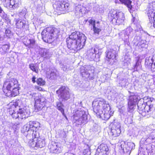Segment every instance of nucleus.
<instances>
[{"instance_id":"obj_1","label":"nucleus","mask_w":155,"mask_h":155,"mask_svg":"<svg viewBox=\"0 0 155 155\" xmlns=\"http://www.w3.org/2000/svg\"><path fill=\"white\" fill-rule=\"evenodd\" d=\"M8 110L12 117L15 119H22L27 118L30 114V112L26 107L21 108L22 102L20 100L13 101L9 104Z\"/></svg>"},{"instance_id":"obj_2","label":"nucleus","mask_w":155,"mask_h":155,"mask_svg":"<svg viewBox=\"0 0 155 155\" xmlns=\"http://www.w3.org/2000/svg\"><path fill=\"white\" fill-rule=\"evenodd\" d=\"M86 37L82 33L75 31L72 33L67 38L68 47L70 49L77 51L85 45Z\"/></svg>"},{"instance_id":"obj_3","label":"nucleus","mask_w":155,"mask_h":155,"mask_svg":"<svg viewBox=\"0 0 155 155\" xmlns=\"http://www.w3.org/2000/svg\"><path fill=\"white\" fill-rule=\"evenodd\" d=\"M137 107L139 113L143 117L149 118L152 111L155 110V100L145 97L139 100Z\"/></svg>"},{"instance_id":"obj_4","label":"nucleus","mask_w":155,"mask_h":155,"mask_svg":"<svg viewBox=\"0 0 155 155\" xmlns=\"http://www.w3.org/2000/svg\"><path fill=\"white\" fill-rule=\"evenodd\" d=\"M140 152L144 155L155 153V130L142 138L140 141Z\"/></svg>"},{"instance_id":"obj_5","label":"nucleus","mask_w":155,"mask_h":155,"mask_svg":"<svg viewBox=\"0 0 155 155\" xmlns=\"http://www.w3.org/2000/svg\"><path fill=\"white\" fill-rule=\"evenodd\" d=\"M20 89L17 80L15 78H11L7 79L4 82L2 89L5 95L12 97L19 94Z\"/></svg>"},{"instance_id":"obj_6","label":"nucleus","mask_w":155,"mask_h":155,"mask_svg":"<svg viewBox=\"0 0 155 155\" xmlns=\"http://www.w3.org/2000/svg\"><path fill=\"white\" fill-rule=\"evenodd\" d=\"M60 32V30L55 28H47L42 32V39L45 42L51 43L57 39Z\"/></svg>"},{"instance_id":"obj_7","label":"nucleus","mask_w":155,"mask_h":155,"mask_svg":"<svg viewBox=\"0 0 155 155\" xmlns=\"http://www.w3.org/2000/svg\"><path fill=\"white\" fill-rule=\"evenodd\" d=\"M40 125L38 122L31 121L29 124L23 126L22 131L28 139L31 138V136L33 135L38 136L39 134L36 130L38 128L40 127Z\"/></svg>"},{"instance_id":"obj_8","label":"nucleus","mask_w":155,"mask_h":155,"mask_svg":"<svg viewBox=\"0 0 155 155\" xmlns=\"http://www.w3.org/2000/svg\"><path fill=\"white\" fill-rule=\"evenodd\" d=\"M94 111L97 114L100 109L101 106L102 107V113L101 114L100 117L102 119L106 120L107 116V104L105 100L102 98H98L95 100L92 103Z\"/></svg>"},{"instance_id":"obj_9","label":"nucleus","mask_w":155,"mask_h":155,"mask_svg":"<svg viewBox=\"0 0 155 155\" xmlns=\"http://www.w3.org/2000/svg\"><path fill=\"white\" fill-rule=\"evenodd\" d=\"M108 18L113 24L119 25L124 22L125 16L122 12H118L112 9L108 14Z\"/></svg>"},{"instance_id":"obj_10","label":"nucleus","mask_w":155,"mask_h":155,"mask_svg":"<svg viewBox=\"0 0 155 155\" xmlns=\"http://www.w3.org/2000/svg\"><path fill=\"white\" fill-rule=\"evenodd\" d=\"M53 7L58 15L68 12L71 8L70 4L68 2L59 1H56L53 4Z\"/></svg>"},{"instance_id":"obj_11","label":"nucleus","mask_w":155,"mask_h":155,"mask_svg":"<svg viewBox=\"0 0 155 155\" xmlns=\"http://www.w3.org/2000/svg\"><path fill=\"white\" fill-rule=\"evenodd\" d=\"M73 118L80 123H87L88 121V113L83 108L76 110L74 112Z\"/></svg>"},{"instance_id":"obj_12","label":"nucleus","mask_w":155,"mask_h":155,"mask_svg":"<svg viewBox=\"0 0 155 155\" xmlns=\"http://www.w3.org/2000/svg\"><path fill=\"white\" fill-rule=\"evenodd\" d=\"M31 139H30L28 142L29 146L37 149L38 148H41L45 146L46 143L44 138L39 137V134L38 136H31Z\"/></svg>"},{"instance_id":"obj_13","label":"nucleus","mask_w":155,"mask_h":155,"mask_svg":"<svg viewBox=\"0 0 155 155\" xmlns=\"http://www.w3.org/2000/svg\"><path fill=\"white\" fill-rule=\"evenodd\" d=\"M119 149L123 153V155H130L131 150L134 148L135 145L133 143L128 142L127 144L124 141H121L118 144Z\"/></svg>"},{"instance_id":"obj_14","label":"nucleus","mask_w":155,"mask_h":155,"mask_svg":"<svg viewBox=\"0 0 155 155\" xmlns=\"http://www.w3.org/2000/svg\"><path fill=\"white\" fill-rule=\"evenodd\" d=\"M30 95L32 97H35V108L40 110L45 106L46 99L44 97L41 96L39 97L38 94L34 93H31Z\"/></svg>"},{"instance_id":"obj_15","label":"nucleus","mask_w":155,"mask_h":155,"mask_svg":"<svg viewBox=\"0 0 155 155\" xmlns=\"http://www.w3.org/2000/svg\"><path fill=\"white\" fill-rule=\"evenodd\" d=\"M69 88L65 86H62L56 91L60 99L62 101L67 100L70 98Z\"/></svg>"},{"instance_id":"obj_16","label":"nucleus","mask_w":155,"mask_h":155,"mask_svg":"<svg viewBox=\"0 0 155 155\" xmlns=\"http://www.w3.org/2000/svg\"><path fill=\"white\" fill-rule=\"evenodd\" d=\"M100 50L97 48H92L87 50V58L91 60H94L95 61H99L100 55L101 52L99 51Z\"/></svg>"},{"instance_id":"obj_17","label":"nucleus","mask_w":155,"mask_h":155,"mask_svg":"<svg viewBox=\"0 0 155 155\" xmlns=\"http://www.w3.org/2000/svg\"><path fill=\"white\" fill-rule=\"evenodd\" d=\"M109 128L110 129L109 135L114 137L119 136L121 133L120 125V123L114 121L109 125Z\"/></svg>"},{"instance_id":"obj_18","label":"nucleus","mask_w":155,"mask_h":155,"mask_svg":"<svg viewBox=\"0 0 155 155\" xmlns=\"http://www.w3.org/2000/svg\"><path fill=\"white\" fill-rule=\"evenodd\" d=\"M91 67L89 65L82 66L81 68L80 73L82 76L89 79L94 78V72H92L90 69Z\"/></svg>"},{"instance_id":"obj_19","label":"nucleus","mask_w":155,"mask_h":155,"mask_svg":"<svg viewBox=\"0 0 155 155\" xmlns=\"http://www.w3.org/2000/svg\"><path fill=\"white\" fill-rule=\"evenodd\" d=\"M139 97L137 95H130L129 97L128 101V111L132 112L135 109L136 104L139 99Z\"/></svg>"},{"instance_id":"obj_20","label":"nucleus","mask_w":155,"mask_h":155,"mask_svg":"<svg viewBox=\"0 0 155 155\" xmlns=\"http://www.w3.org/2000/svg\"><path fill=\"white\" fill-rule=\"evenodd\" d=\"M137 29H135L134 31L131 27H127L124 31V36H125V35L127 36L129 38H132L135 35H136V36L137 35H138L139 33L140 32L141 30V28L139 25H137Z\"/></svg>"},{"instance_id":"obj_21","label":"nucleus","mask_w":155,"mask_h":155,"mask_svg":"<svg viewBox=\"0 0 155 155\" xmlns=\"http://www.w3.org/2000/svg\"><path fill=\"white\" fill-rule=\"evenodd\" d=\"M4 7L8 8H18L20 2L19 0H2Z\"/></svg>"},{"instance_id":"obj_22","label":"nucleus","mask_w":155,"mask_h":155,"mask_svg":"<svg viewBox=\"0 0 155 155\" xmlns=\"http://www.w3.org/2000/svg\"><path fill=\"white\" fill-rule=\"evenodd\" d=\"M145 65L146 68L150 70L152 72H155V57H147L145 59Z\"/></svg>"},{"instance_id":"obj_23","label":"nucleus","mask_w":155,"mask_h":155,"mask_svg":"<svg viewBox=\"0 0 155 155\" xmlns=\"http://www.w3.org/2000/svg\"><path fill=\"white\" fill-rule=\"evenodd\" d=\"M48 148L51 153H58L61 152V147L58 145L57 143L52 142L48 146Z\"/></svg>"},{"instance_id":"obj_24","label":"nucleus","mask_w":155,"mask_h":155,"mask_svg":"<svg viewBox=\"0 0 155 155\" xmlns=\"http://www.w3.org/2000/svg\"><path fill=\"white\" fill-rule=\"evenodd\" d=\"M115 51L113 49L107 52V58L108 61L111 64H113L115 62L116 59Z\"/></svg>"},{"instance_id":"obj_25","label":"nucleus","mask_w":155,"mask_h":155,"mask_svg":"<svg viewBox=\"0 0 155 155\" xmlns=\"http://www.w3.org/2000/svg\"><path fill=\"white\" fill-rule=\"evenodd\" d=\"M88 22L89 25L93 26L94 33L98 34L101 31L100 27L99 26V22H98L96 23L95 21L91 19L89 20Z\"/></svg>"},{"instance_id":"obj_26","label":"nucleus","mask_w":155,"mask_h":155,"mask_svg":"<svg viewBox=\"0 0 155 155\" xmlns=\"http://www.w3.org/2000/svg\"><path fill=\"white\" fill-rule=\"evenodd\" d=\"M146 10L148 16H150V13L152 15H153L154 12L155 11V1H153L149 3Z\"/></svg>"},{"instance_id":"obj_27","label":"nucleus","mask_w":155,"mask_h":155,"mask_svg":"<svg viewBox=\"0 0 155 155\" xmlns=\"http://www.w3.org/2000/svg\"><path fill=\"white\" fill-rule=\"evenodd\" d=\"M16 25L18 28L26 29L28 27V25L26 24V21L24 20L16 19Z\"/></svg>"},{"instance_id":"obj_28","label":"nucleus","mask_w":155,"mask_h":155,"mask_svg":"<svg viewBox=\"0 0 155 155\" xmlns=\"http://www.w3.org/2000/svg\"><path fill=\"white\" fill-rule=\"evenodd\" d=\"M75 9L76 11L75 13H79V14H81V15L86 13L87 11L85 7L81 5H78L76 6ZM79 15H81L80 14Z\"/></svg>"},{"instance_id":"obj_29","label":"nucleus","mask_w":155,"mask_h":155,"mask_svg":"<svg viewBox=\"0 0 155 155\" xmlns=\"http://www.w3.org/2000/svg\"><path fill=\"white\" fill-rule=\"evenodd\" d=\"M23 43L28 48H35V41L33 39H27L26 41L24 40Z\"/></svg>"},{"instance_id":"obj_30","label":"nucleus","mask_w":155,"mask_h":155,"mask_svg":"<svg viewBox=\"0 0 155 155\" xmlns=\"http://www.w3.org/2000/svg\"><path fill=\"white\" fill-rule=\"evenodd\" d=\"M120 2L122 4H123L128 8L129 10L132 11L134 10V8L132 7L131 5L132 1L130 0H120Z\"/></svg>"},{"instance_id":"obj_31","label":"nucleus","mask_w":155,"mask_h":155,"mask_svg":"<svg viewBox=\"0 0 155 155\" xmlns=\"http://www.w3.org/2000/svg\"><path fill=\"white\" fill-rule=\"evenodd\" d=\"M137 128H130L129 130L128 135L133 137L136 136L138 134V130Z\"/></svg>"},{"instance_id":"obj_32","label":"nucleus","mask_w":155,"mask_h":155,"mask_svg":"<svg viewBox=\"0 0 155 155\" xmlns=\"http://www.w3.org/2000/svg\"><path fill=\"white\" fill-rule=\"evenodd\" d=\"M58 75V73L56 70H53L51 71L50 74H48V77L51 79H55Z\"/></svg>"},{"instance_id":"obj_33","label":"nucleus","mask_w":155,"mask_h":155,"mask_svg":"<svg viewBox=\"0 0 155 155\" xmlns=\"http://www.w3.org/2000/svg\"><path fill=\"white\" fill-rule=\"evenodd\" d=\"M33 23L35 28L36 27H40L43 26V22L42 20H40V19L37 18L34 21Z\"/></svg>"},{"instance_id":"obj_34","label":"nucleus","mask_w":155,"mask_h":155,"mask_svg":"<svg viewBox=\"0 0 155 155\" xmlns=\"http://www.w3.org/2000/svg\"><path fill=\"white\" fill-rule=\"evenodd\" d=\"M133 114H130L128 117L125 118L124 120L125 123L127 125L132 124L133 122Z\"/></svg>"},{"instance_id":"obj_35","label":"nucleus","mask_w":155,"mask_h":155,"mask_svg":"<svg viewBox=\"0 0 155 155\" xmlns=\"http://www.w3.org/2000/svg\"><path fill=\"white\" fill-rule=\"evenodd\" d=\"M29 68L33 71L36 73L38 72V68L36 65L33 64H30L29 65Z\"/></svg>"},{"instance_id":"obj_36","label":"nucleus","mask_w":155,"mask_h":155,"mask_svg":"<svg viewBox=\"0 0 155 155\" xmlns=\"http://www.w3.org/2000/svg\"><path fill=\"white\" fill-rule=\"evenodd\" d=\"M57 108L60 110L63 115H64V111L63 108V105L61 102H57L56 103Z\"/></svg>"},{"instance_id":"obj_37","label":"nucleus","mask_w":155,"mask_h":155,"mask_svg":"<svg viewBox=\"0 0 155 155\" xmlns=\"http://www.w3.org/2000/svg\"><path fill=\"white\" fill-rule=\"evenodd\" d=\"M48 51L46 49H41L40 51V54L41 56L44 58H48Z\"/></svg>"},{"instance_id":"obj_38","label":"nucleus","mask_w":155,"mask_h":155,"mask_svg":"<svg viewBox=\"0 0 155 155\" xmlns=\"http://www.w3.org/2000/svg\"><path fill=\"white\" fill-rule=\"evenodd\" d=\"M60 66L63 71H66L69 69L70 65L68 64L65 63H61Z\"/></svg>"},{"instance_id":"obj_39","label":"nucleus","mask_w":155,"mask_h":155,"mask_svg":"<svg viewBox=\"0 0 155 155\" xmlns=\"http://www.w3.org/2000/svg\"><path fill=\"white\" fill-rule=\"evenodd\" d=\"M147 42L144 40H142L139 42V45L142 48H146L147 47Z\"/></svg>"},{"instance_id":"obj_40","label":"nucleus","mask_w":155,"mask_h":155,"mask_svg":"<svg viewBox=\"0 0 155 155\" xmlns=\"http://www.w3.org/2000/svg\"><path fill=\"white\" fill-rule=\"evenodd\" d=\"M12 33L11 31L8 29H6L5 31V35H4V37L10 38L12 37Z\"/></svg>"},{"instance_id":"obj_41","label":"nucleus","mask_w":155,"mask_h":155,"mask_svg":"<svg viewBox=\"0 0 155 155\" xmlns=\"http://www.w3.org/2000/svg\"><path fill=\"white\" fill-rule=\"evenodd\" d=\"M36 82L38 85L40 86H43L45 83V80L41 78L37 79Z\"/></svg>"},{"instance_id":"obj_42","label":"nucleus","mask_w":155,"mask_h":155,"mask_svg":"<svg viewBox=\"0 0 155 155\" xmlns=\"http://www.w3.org/2000/svg\"><path fill=\"white\" fill-rule=\"evenodd\" d=\"M130 59L128 57H125V60L124 61V65L127 67L130 64Z\"/></svg>"},{"instance_id":"obj_43","label":"nucleus","mask_w":155,"mask_h":155,"mask_svg":"<svg viewBox=\"0 0 155 155\" xmlns=\"http://www.w3.org/2000/svg\"><path fill=\"white\" fill-rule=\"evenodd\" d=\"M129 38H130L128 37L127 36H126L125 35L124 39V41L125 45H127V46H130V43L129 41Z\"/></svg>"},{"instance_id":"obj_44","label":"nucleus","mask_w":155,"mask_h":155,"mask_svg":"<svg viewBox=\"0 0 155 155\" xmlns=\"http://www.w3.org/2000/svg\"><path fill=\"white\" fill-rule=\"evenodd\" d=\"M26 9L22 10L20 12H19L18 16L20 18H23L26 14Z\"/></svg>"},{"instance_id":"obj_45","label":"nucleus","mask_w":155,"mask_h":155,"mask_svg":"<svg viewBox=\"0 0 155 155\" xmlns=\"http://www.w3.org/2000/svg\"><path fill=\"white\" fill-rule=\"evenodd\" d=\"M150 16H148L149 21L150 22H153V21L155 20V12H154L153 15H152L151 13H150Z\"/></svg>"},{"instance_id":"obj_46","label":"nucleus","mask_w":155,"mask_h":155,"mask_svg":"<svg viewBox=\"0 0 155 155\" xmlns=\"http://www.w3.org/2000/svg\"><path fill=\"white\" fill-rule=\"evenodd\" d=\"M127 82V80L125 79H123L122 80H120V84L121 87H124L126 86V83Z\"/></svg>"},{"instance_id":"obj_47","label":"nucleus","mask_w":155,"mask_h":155,"mask_svg":"<svg viewBox=\"0 0 155 155\" xmlns=\"http://www.w3.org/2000/svg\"><path fill=\"white\" fill-rule=\"evenodd\" d=\"M0 15L5 20L7 18V14L3 11V10L1 12H0Z\"/></svg>"},{"instance_id":"obj_48","label":"nucleus","mask_w":155,"mask_h":155,"mask_svg":"<svg viewBox=\"0 0 155 155\" xmlns=\"http://www.w3.org/2000/svg\"><path fill=\"white\" fill-rule=\"evenodd\" d=\"M60 136L62 138H65L66 137V133L65 132L61 130V131Z\"/></svg>"},{"instance_id":"obj_49","label":"nucleus","mask_w":155,"mask_h":155,"mask_svg":"<svg viewBox=\"0 0 155 155\" xmlns=\"http://www.w3.org/2000/svg\"><path fill=\"white\" fill-rule=\"evenodd\" d=\"M152 24H153V26L152 27H153L155 28V20L153 21V22H150H150L148 24V25L149 26H150V27H151L152 25Z\"/></svg>"},{"instance_id":"obj_50","label":"nucleus","mask_w":155,"mask_h":155,"mask_svg":"<svg viewBox=\"0 0 155 155\" xmlns=\"http://www.w3.org/2000/svg\"><path fill=\"white\" fill-rule=\"evenodd\" d=\"M109 108H110V110L108 111V113H109V117L107 119V120L109 118H110V117L112 116L113 115L114 111H113L111 110V108L110 107L109 105Z\"/></svg>"},{"instance_id":"obj_51","label":"nucleus","mask_w":155,"mask_h":155,"mask_svg":"<svg viewBox=\"0 0 155 155\" xmlns=\"http://www.w3.org/2000/svg\"><path fill=\"white\" fill-rule=\"evenodd\" d=\"M75 105L76 106H77V107H82V102L81 101H78L76 102L75 103Z\"/></svg>"},{"instance_id":"obj_52","label":"nucleus","mask_w":155,"mask_h":155,"mask_svg":"<svg viewBox=\"0 0 155 155\" xmlns=\"http://www.w3.org/2000/svg\"><path fill=\"white\" fill-rule=\"evenodd\" d=\"M89 150L88 149H84L83 151V154L84 155L86 154L88 152Z\"/></svg>"},{"instance_id":"obj_53","label":"nucleus","mask_w":155,"mask_h":155,"mask_svg":"<svg viewBox=\"0 0 155 155\" xmlns=\"http://www.w3.org/2000/svg\"><path fill=\"white\" fill-rule=\"evenodd\" d=\"M35 79H36L35 77V76H34L32 79V81L33 83H34L35 82H36Z\"/></svg>"},{"instance_id":"obj_54","label":"nucleus","mask_w":155,"mask_h":155,"mask_svg":"<svg viewBox=\"0 0 155 155\" xmlns=\"http://www.w3.org/2000/svg\"><path fill=\"white\" fill-rule=\"evenodd\" d=\"M138 64V61H137L136 62V64L134 65V71H135L136 69H137V68H136V67H137V65Z\"/></svg>"},{"instance_id":"obj_55","label":"nucleus","mask_w":155,"mask_h":155,"mask_svg":"<svg viewBox=\"0 0 155 155\" xmlns=\"http://www.w3.org/2000/svg\"><path fill=\"white\" fill-rule=\"evenodd\" d=\"M36 89L39 91H41L42 90V88L38 86L36 87Z\"/></svg>"},{"instance_id":"obj_56","label":"nucleus","mask_w":155,"mask_h":155,"mask_svg":"<svg viewBox=\"0 0 155 155\" xmlns=\"http://www.w3.org/2000/svg\"><path fill=\"white\" fill-rule=\"evenodd\" d=\"M114 2H115L116 3H119L120 2V0H114Z\"/></svg>"},{"instance_id":"obj_57","label":"nucleus","mask_w":155,"mask_h":155,"mask_svg":"<svg viewBox=\"0 0 155 155\" xmlns=\"http://www.w3.org/2000/svg\"><path fill=\"white\" fill-rule=\"evenodd\" d=\"M41 9V7L40 6H38L37 7V11L38 12L40 11Z\"/></svg>"},{"instance_id":"obj_58","label":"nucleus","mask_w":155,"mask_h":155,"mask_svg":"<svg viewBox=\"0 0 155 155\" xmlns=\"http://www.w3.org/2000/svg\"><path fill=\"white\" fill-rule=\"evenodd\" d=\"M4 46L6 48V50H7V49H9V46L8 45H5Z\"/></svg>"},{"instance_id":"obj_59","label":"nucleus","mask_w":155,"mask_h":155,"mask_svg":"<svg viewBox=\"0 0 155 155\" xmlns=\"http://www.w3.org/2000/svg\"><path fill=\"white\" fill-rule=\"evenodd\" d=\"M153 83H154V84L155 85V76H154V77H153Z\"/></svg>"},{"instance_id":"obj_60","label":"nucleus","mask_w":155,"mask_h":155,"mask_svg":"<svg viewBox=\"0 0 155 155\" xmlns=\"http://www.w3.org/2000/svg\"><path fill=\"white\" fill-rule=\"evenodd\" d=\"M104 149H105V151H106V148H105V147H104V148H103H103H102V149L103 150H104Z\"/></svg>"},{"instance_id":"obj_61","label":"nucleus","mask_w":155,"mask_h":155,"mask_svg":"<svg viewBox=\"0 0 155 155\" xmlns=\"http://www.w3.org/2000/svg\"><path fill=\"white\" fill-rule=\"evenodd\" d=\"M103 144H101V147H103Z\"/></svg>"},{"instance_id":"obj_62","label":"nucleus","mask_w":155,"mask_h":155,"mask_svg":"<svg viewBox=\"0 0 155 155\" xmlns=\"http://www.w3.org/2000/svg\"><path fill=\"white\" fill-rule=\"evenodd\" d=\"M132 21H133V22H134V21H133V19L132 20Z\"/></svg>"},{"instance_id":"obj_63","label":"nucleus","mask_w":155,"mask_h":155,"mask_svg":"<svg viewBox=\"0 0 155 155\" xmlns=\"http://www.w3.org/2000/svg\"><path fill=\"white\" fill-rule=\"evenodd\" d=\"M108 150H107V152H108Z\"/></svg>"}]
</instances>
